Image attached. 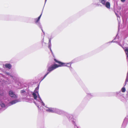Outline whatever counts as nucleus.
I'll return each mask as SVG.
<instances>
[{
    "label": "nucleus",
    "mask_w": 128,
    "mask_h": 128,
    "mask_svg": "<svg viewBox=\"0 0 128 128\" xmlns=\"http://www.w3.org/2000/svg\"><path fill=\"white\" fill-rule=\"evenodd\" d=\"M54 60L58 64H55L51 66H50L49 67L48 69V72H47V73L44 76L42 79H44L50 72H51L53 70L58 67L63 66H71V64L70 63H63L60 61H58L55 58L54 59Z\"/></svg>",
    "instance_id": "obj_1"
},
{
    "label": "nucleus",
    "mask_w": 128,
    "mask_h": 128,
    "mask_svg": "<svg viewBox=\"0 0 128 128\" xmlns=\"http://www.w3.org/2000/svg\"><path fill=\"white\" fill-rule=\"evenodd\" d=\"M124 49L127 58L128 59V47H125Z\"/></svg>",
    "instance_id": "obj_2"
},
{
    "label": "nucleus",
    "mask_w": 128,
    "mask_h": 128,
    "mask_svg": "<svg viewBox=\"0 0 128 128\" xmlns=\"http://www.w3.org/2000/svg\"><path fill=\"white\" fill-rule=\"evenodd\" d=\"M5 66L6 68H8L9 69H10L12 67L11 65L10 64H6L4 65Z\"/></svg>",
    "instance_id": "obj_3"
},
{
    "label": "nucleus",
    "mask_w": 128,
    "mask_h": 128,
    "mask_svg": "<svg viewBox=\"0 0 128 128\" xmlns=\"http://www.w3.org/2000/svg\"><path fill=\"white\" fill-rule=\"evenodd\" d=\"M106 6L108 8H110V2H106L105 4Z\"/></svg>",
    "instance_id": "obj_4"
},
{
    "label": "nucleus",
    "mask_w": 128,
    "mask_h": 128,
    "mask_svg": "<svg viewBox=\"0 0 128 128\" xmlns=\"http://www.w3.org/2000/svg\"><path fill=\"white\" fill-rule=\"evenodd\" d=\"M9 95L11 97H14L15 94H14L12 91H10L9 92Z\"/></svg>",
    "instance_id": "obj_5"
},
{
    "label": "nucleus",
    "mask_w": 128,
    "mask_h": 128,
    "mask_svg": "<svg viewBox=\"0 0 128 128\" xmlns=\"http://www.w3.org/2000/svg\"><path fill=\"white\" fill-rule=\"evenodd\" d=\"M36 93L34 92L32 93V95L33 96L35 100H36L37 97V96L36 94Z\"/></svg>",
    "instance_id": "obj_6"
},
{
    "label": "nucleus",
    "mask_w": 128,
    "mask_h": 128,
    "mask_svg": "<svg viewBox=\"0 0 128 128\" xmlns=\"http://www.w3.org/2000/svg\"><path fill=\"white\" fill-rule=\"evenodd\" d=\"M42 14H41L40 15L38 18H36L35 20V22L36 23H37L40 20L41 17V16L42 15Z\"/></svg>",
    "instance_id": "obj_7"
},
{
    "label": "nucleus",
    "mask_w": 128,
    "mask_h": 128,
    "mask_svg": "<svg viewBox=\"0 0 128 128\" xmlns=\"http://www.w3.org/2000/svg\"><path fill=\"white\" fill-rule=\"evenodd\" d=\"M100 2L104 5H105L106 0H99Z\"/></svg>",
    "instance_id": "obj_8"
},
{
    "label": "nucleus",
    "mask_w": 128,
    "mask_h": 128,
    "mask_svg": "<svg viewBox=\"0 0 128 128\" xmlns=\"http://www.w3.org/2000/svg\"><path fill=\"white\" fill-rule=\"evenodd\" d=\"M39 89V87H37L36 88L34 91V92L36 93V94H38V90Z\"/></svg>",
    "instance_id": "obj_9"
},
{
    "label": "nucleus",
    "mask_w": 128,
    "mask_h": 128,
    "mask_svg": "<svg viewBox=\"0 0 128 128\" xmlns=\"http://www.w3.org/2000/svg\"><path fill=\"white\" fill-rule=\"evenodd\" d=\"M17 102V101L16 100H14L10 102V104H14L16 102Z\"/></svg>",
    "instance_id": "obj_10"
},
{
    "label": "nucleus",
    "mask_w": 128,
    "mask_h": 128,
    "mask_svg": "<svg viewBox=\"0 0 128 128\" xmlns=\"http://www.w3.org/2000/svg\"><path fill=\"white\" fill-rule=\"evenodd\" d=\"M121 90L122 92H125L126 91L125 88L124 87L122 88L121 89Z\"/></svg>",
    "instance_id": "obj_11"
},
{
    "label": "nucleus",
    "mask_w": 128,
    "mask_h": 128,
    "mask_svg": "<svg viewBox=\"0 0 128 128\" xmlns=\"http://www.w3.org/2000/svg\"><path fill=\"white\" fill-rule=\"evenodd\" d=\"M48 110L49 112H54L53 110L52 109H49Z\"/></svg>",
    "instance_id": "obj_12"
},
{
    "label": "nucleus",
    "mask_w": 128,
    "mask_h": 128,
    "mask_svg": "<svg viewBox=\"0 0 128 128\" xmlns=\"http://www.w3.org/2000/svg\"><path fill=\"white\" fill-rule=\"evenodd\" d=\"M127 82H128V77H126V80H125V85H126V84Z\"/></svg>",
    "instance_id": "obj_13"
},
{
    "label": "nucleus",
    "mask_w": 128,
    "mask_h": 128,
    "mask_svg": "<svg viewBox=\"0 0 128 128\" xmlns=\"http://www.w3.org/2000/svg\"><path fill=\"white\" fill-rule=\"evenodd\" d=\"M26 91H25V90H22L20 91V92L21 93H24Z\"/></svg>",
    "instance_id": "obj_14"
},
{
    "label": "nucleus",
    "mask_w": 128,
    "mask_h": 128,
    "mask_svg": "<svg viewBox=\"0 0 128 128\" xmlns=\"http://www.w3.org/2000/svg\"><path fill=\"white\" fill-rule=\"evenodd\" d=\"M125 0H121V1L122 2H124Z\"/></svg>",
    "instance_id": "obj_15"
},
{
    "label": "nucleus",
    "mask_w": 128,
    "mask_h": 128,
    "mask_svg": "<svg viewBox=\"0 0 128 128\" xmlns=\"http://www.w3.org/2000/svg\"><path fill=\"white\" fill-rule=\"evenodd\" d=\"M49 48H50V50L52 52V50L51 49V47H50V46H49Z\"/></svg>",
    "instance_id": "obj_16"
},
{
    "label": "nucleus",
    "mask_w": 128,
    "mask_h": 128,
    "mask_svg": "<svg viewBox=\"0 0 128 128\" xmlns=\"http://www.w3.org/2000/svg\"><path fill=\"white\" fill-rule=\"evenodd\" d=\"M38 98H40V96L39 95V94H38Z\"/></svg>",
    "instance_id": "obj_17"
},
{
    "label": "nucleus",
    "mask_w": 128,
    "mask_h": 128,
    "mask_svg": "<svg viewBox=\"0 0 128 128\" xmlns=\"http://www.w3.org/2000/svg\"><path fill=\"white\" fill-rule=\"evenodd\" d=\"M47 0H45V2H46V1Z\"/></svg>",
    "instance_id": "obj_18"
}]
</instances>
